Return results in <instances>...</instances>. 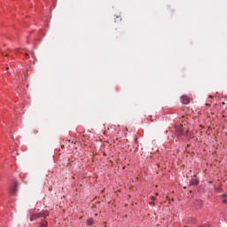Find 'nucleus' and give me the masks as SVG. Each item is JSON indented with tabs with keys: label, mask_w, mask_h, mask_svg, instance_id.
<instances>
[{
	"label": "nucleus",
	"mask_w": 227,
	"mask_h": 227,
	"mask_svg": "<svg viewBox=\"0 0 227 227\" xmlns=\"http://www.w3.org/2000/svg\"><path fill=\"white\" fill-rule=\"evenodd\" d=\"M18 187L19 183L15 182L14 185L10 189V194L15 196V194H17Z\"/></svg>",
	"instance_id": "obj_1"
},
{
	"label": "nucleus",
	"mask_w": 227,
	"mask_h": 227,
	"mask_svg": "<svg viewBox=\"0 0 227 227\" xmlns=\"http://www.w3.org/2000/svg\"><path fill=\"white\" fill-rule=\"evenodd\" d=\"M181 102H182V104H190L191 103V98L187 96H183L181 98Z\"/></svg>",
	"instance_id": "obj_2"
},
{
	"label": "nucleus",
	"mask_w": 227,
	"mask_h": 227,
	"mask_svg": "<svg viewBox=\"0 0 227 227\" xmlns=\"http://www.w3.org/2000/svg\"><path fill=\"white\" fill-rule=\"evenodd\" d=\"M198 184H200V180L194 176L190 181V185H198Z\"/></svg>",
	"instance_id": "obj_3"
},
{
	"label": "nucleus",
	"mask_w": 227,
	"mask_h": 227,
	"mask_svg": "<svg viewBox=\"0 0 227 227\" xmlns=\"http://www.w3.org/2000/svg\"><path fill=\"white\" fill-rule=\"evenodd\" d=\"M94 221L93 218H89L87 220V226H93Z\"/></svg>",
	"instance_id": "obj_4"
},
{
	"label": "nucleus",
	"mask_w": 227,
	"mask_h": 227,
	"mask_svg": "<svg viewBox=\"0 0 227 227\" xmlns=\"http://www.w3.org/2000/svg\"><path fill=\"white\" fill-rule=\"evenodd\" d=\"M38 217H40V215H33L30 217V221H35V219H38Z\"/></svg>",
	"instance_id": "obj_5"
},
{
	"label": "nucleus",
	"mask_w": 227,
	"mask_h": 227,
	"mask_svg": "<svg viewBox=\"0 0 227 227\" xmlns=\"http://www.w3.org/2000/svg\"><path fill=\"white\" fill-rule=\"evenodd\" d=\"M151 200H152V201H155V200H157V197H155V196H151Z\"/></svg>",
	"instance_id": "obj_6"
},
{
	"label": "nucleus",
	"mask_w": 227,
	"mask_h": 227,
	"mask_svg": "<svg viewBox=\"0 0 227 227\" xmlns=\"http://www.w3.org/2000/svg\"><path fill=\"white\" fill-rule=\"evenodd\" d=\"M201 205H203V202L200 201L199 206L197 207L201 208Z\"/></svg>",
	"instance_id": "obj_7"
},
{
	"label": "nucleus",
	"mask_w": 227,
	"mask_h": 227,
	"mask_svg": "<svg viewBox=\"0 0 227 227\" xmlns=\"http://www.w3.org/2000/svg\"><path fill=\"white\" fill-rule=\"evenodd\" d=\"M41 227H47V223H42Z\"/></svg>",
	"instance_id": "obj_8"
},
{
	"label": "nucleus",
	"mask_w": 227,
	"mask_h": 227,
	"mask_svg": "<svg viewBox=\"0 0 227 227\" xmlns=\"http://www.w3.org/2000/svg\"><path fill=\"white\" fill-rule=\"evenodd\" d=\"M150 205H153V207H155V202H150Z\"/></svg>",
	"instance_id": "obj_9"
},
{
	"label": "nucleus",
	"mask_w": 227,
	"mask_h": 227,
	"mask_svg": "<svg viewBox=\"0 0 227 227\" xmlns=\"http://www.w3.org/2000/svg\"><path fill=\"white\" fill-rule=\"evenodd\" d=\"M223 203H227V200H223Z\"/></svg>",
	"instance_id": "obj_10"
},
{
	"label": "nucleus",
	"mask_w": 227,
	"mask_h": 227,
	"mask_svg": "<svg viewBox=\"0 0 227 227\" xmlns=\"http://www.w3.org/2000/svg\"><path fill=\"white\" fill-rule=\"evenodd\" d=\"M116 19H119V20H121V19H120V16H117Z\"/></svg>",
	"instance_id": "obj_11"
},
{
	"label": "nucleus",
	"mask_w": 227,
	"mask_h": 227,
	"mask_svg": "<svg viewBox=\"0 0 227 227\" xmlns=\"http://www.w3.org/2000/svg\"><path fill=\"white\" fill-rule=\"evenodd\" d=\"M223 198H226V194H223Z\"/></svg>",
	"instance_id": "obj_12"
}]
</instances>
